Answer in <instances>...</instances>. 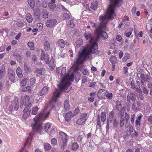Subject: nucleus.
<instances>
[{"mask_svg":"<svg viewBox=\"0 0 152 152\" xmlns=\"http://www.w3.org/2000/svg\"><path fill=\"white\" fill-rule=\"evenodd\" d=\"M39 109L37 106L33 107L32 109V114L33 115H36Z\"/></svg>","mask_w":152,"mask_h":152,"instance_id":"473e14b6","label":"nucleus"},{"mask_svg":"<svg viewBox=\"0 0 152 152\" xmlns=\"http://www.w3.org/2000/svg\"><path fill=\"white\" fill-rule=\"evenodd\" d=\"M18 99L17 97H15L14 101L12 102L8 108V110L10 111H12L13 109L15 111L17 110L19 108V102H18Z\"/></svg>","mask_w":152,"mask_h":152,"instance_id":"39448f33","label":"nucleus"},{"mask_svg":"<svg viewBox=\"0 0 152 152\" xmlns=\"http://www.w3.org/2000/svg\"><path fill=\"white\" fill-rule=\"evenodd\" d=\"M27 80V78L23 79L21 82V85L23 86H25L26 84Z\"/></svg>","mask_w":152,"mask_h":152,"instance_id":"a18cd8bd","label":"nucleus"},{"mask_svg":"<svg viewBox=\"0 0 152 152\" xmlns=\"http://www.w3.org/2000/svg\"><path fill=\"white\" fill-rule=\"evenodd\" d=\"M97 41L94 38L90 40V47H83L80 49L78 54V58L76 62L81 63L86 60H91L92 59L91 53H94L98 50Z\"/></svg>","mask_w":152,"mask_h":152,"instance_id":"7ed1b4c3","label":"nucleus"},{"mask_svg":"<svg viewBox=\"0 0 152 152\" xmlns=\"http://www.w3.org/2000/svg\"><path fill=\"white\" fill-rule=\"evenodd\" d=\"M79 145L76 142H74L72 144V149L73 151H76L79 148Z\"/></svg>","mask_w":152,"mask_h":152,"instance_id":"7c9ffc66","label":"nucleus"},{"mask_svg":"<svg viewBox=\"0 0 152 152\" xmlns=\"http://www.w3.org/2000/svg\"><path fill=\"white\" fill-rule=\"evenodd\" d=\"M45 72V70L43 69H37L35 71V72L37 73V75H40L41 76L44 74Z\"/></svg>","mask_w":152,"mask_h":152,"instance_id":"b1692460","label":"nucleus"},{"mask_svg":"<svg viewBox=\"0 0 152 152\" xmlns=\"http://www.w3.org/2000/svg\"><path fill=\"white\" fill-rule=\"evenodd\" d=\"M55 132V130L54 127H52L49 133V134L51 136L53 135Z\"/></svg>","mask_w":152,"mask_h":152,"instance_id":"603ef678","label":"nucleus"},{"mask_svg":"<svg viewBox=\"0 0 152 152\" xmlns=\"http://www.w3.org/2000/svg\"><path fill=\"white\" fill-rule=\"evenodd\" d=\"M111 1L113 4L110 5L106 14L104 16H100L99 17L100 24L95 31L97 35L96 38L95 39L97 41L100 37L102 39H106L107 38V34L103 31L102 29H106V24L108 21V19H112L115 17V15L114 12V9L116 7L121 6L122 2V0H111Z\"/></svg>","mask_w":152,"mask_h":152,"instance_id":"f257e3e1","label":"nucleus"},{"mask_svg":"<svg viewBox=\"0 0 152 152\" xmlns=\"http://www.w3.org/2000/svg\"><path fill=\"white\" fill-rule=\"evenodd\" d=\"M44 148L45 151H48L51 149L50 145L48 143H45L44 144Z\"/></svg>","mask_w":152,"mask_h":152,"instance_id":"c9c22d12","label":"nucleus"},{"mask_svg":"<svg viewBox=\"0 0 152 152\" xmlns=\"http://www.w3.org/2000/svg\"><path fill=\"white\" fill-rule=\"evenodd\" d=\"M22 91H28L30 92L31 91V87L30 86H28L26 88L22 89Z\"/></svg>","mask_w":152,"mask_h":152,"instance_id":"c03bdc74","label":"nucleus"},{"mask_svg":"<svg viewBox=\"0 0 152 152\" xmlns=\"http://www.w3.org/2000/svg\"><path fill=\"white\" fill-rule=\"evenodd\" d=\"M113 96V94L111 93H107L106 95V97L108 98L109 99L112 98Z\"/></svg>","mask_w":152,"mask_h":152,"instance_id":"4d7b16f0","label":"nucleus"},{"mask_svg":"<svg viewBox=\"0 0 152 152\" xmlns=\"http://www.w3.org/2000/svg\"><path fill=\"white\" fill-rule=\"evenodd\" d=\"M112 122H113V126L114 127H116L118 124V122L116 121L115 119H113Z\"/></svg>","mask_w":152,"mask_h":152,"instance_id":"5fc2aeb1","label":"nucleus"},{"mask_svg":"<svg viewBox=\"0 0 152 152\" xmlns=\"http://www.w3.org/2000/svg\"><path fill=\"white\" fill-rule=\"evenodd\" d=\"M109 60L112 64H115L117 62V58L115 56H111L109 59Z\"/></svg>","mask_w":152,"mask_h":152,"instance_id":"a878e982","label":"nucleus"},{"mask_svg":"<svg viewBox=\"0 0 152 152\" xmlns=\"http://www.w3.org/2000/svg\"><path fill=\"white\" fill-rule=\"evenodd\" d=\"M16 73L18 77L20 78H21L23 77V74L22 73L21 69L18 67L16 70Z\"/></svg>","mask_w":152,"mask_h":152,"instance_id":"393cba45","label":"nucleus"},{"mask_svg":"<svg viewBox=\"0 0 152 152\" xmlns=\"http://www.w3.org/2000/svg\"><path fill=\"white\" fill-rule=\"evenodd\" d=\"M5 73V66L3 64L0 67V79H2L4 77Z\"/></svg>","mask_w":152,"mask_h":152,"instance_id":"4468645a","label":"nucleus"},{"mask_svg":"<svg viewBox=\"0 0 152 152\" xmlns=\"http://www.w3.org/2000/svg\"><path fill=\"white\" fill-rule=\"evenodd\" d=\"M28 3L31 9L32 10H34V8L35 6L34 0H28Z\"/></svg>","mask_w":152,"mask_h":152,"instance_id":"c85d7f7f","label":"nucleus"},{"mask_svg":"<svg viewBox=\"0 0 152 152\" xmlns=\"http://www.w3.org/2000/svg\"><path fill=\"white\" fill-rule=\"evenodd\" d=\"M72 69L71 67L69 70L68 72L66 73V67H64L62 68L61 75L62 80L58 86L60 91L56 90L54 93L51 99L52 102H56L57 99L59 97L61 91L67 92L71 90V87L70 86L71 84L70 81H72L74 78L73 73L71 72Z\"/></svg>","mask_w":152,"mask_h":152,"instance_id":"f03ea898","label":"nucleus"},{"mask_svg":"<svg viewBox=\"0 0 152 152\" xmlns=\"http://www.w3.org/2000/svg\"><path fill=\"white\" fill-rule=\"evenodd\" d=\"M41 15L43 18H47L48 16V12L46 9H44L42 12Z\"/></svg>","mask_w":152,"mask_h":152,"instance_id":"412c9836","label":"nucleus"},{"mask_svg":"<svg viewBox=\"0 0 152 152\" xmlns=\"http://www.w3.org/2000/svg\"><path fill=\"white\" fill-rule=\"evenodd\" d=\"M136 96L135 94L132 92L128 93L127 96V100L129 102L131 101H134L136 99Z\"/></svg>","mask_w":152,"mask_h":152,"instance_id":"f8f14e48","label":"nucleus"},{"mask_svg":"<svg viewBox=\"0 0 152 152\" xmlns=\"http://www.w3.org/2000/svg\"><path fill=\"white\" fill-rule=\"evenodd\" d=\"M26 18L28 23H31L33 20L32 15L30 14H27L26 16Z\"/></svg>","mask_w":152,"mask_h":152,"instance_id":"bb28decb","label":"nucleus"},{"mask_svg":"<svg viewBox=\"0 0 152 152\" xmlns=\"http://www.w3.org/2000/svg\"><path fill=\"white\" fill-rule=\"evenodd\" d=\"M68 26L73 28L74 27L75 25L74 24V21L73 19L69 20L67 24Z\"/></svg>","mask_w":152,"mask_h":152,"instance_id":"58836bf2","label":"nucleus"},{"mask_svg":"<svg viewBox=\"0 0 152 152\" xmlns=\"http://www.w3.org/2000/svg\"><path fill=\"white\" fill-rule=\"evenodd\" d=\"M116 39L119 42H121L122 40L121 37L120 35H118L117 36Z\"/></svg>","mask_w":152,"mask_h":152,"instance_id":"e2e57ef3","label":"nucleus"},{"mask_svg":"<svg viewBox=\"0 0 152 152\" xmlns=\"http://www.w3.org/2000/svg\"><path fill=\"white\" fill-rule=\"evenodd\" d=\"M125 116L127 121H128L130 118L129 115L126 113H125Z\"/></svg>","mask_w":152,"mask_h":152,"instance_id":"052dcab7","label":"nucleus"},{"mask_svg":"<svg viewBox=\"0 0 152 152\" xmlns=\"http://www.w3.org/2000/svg\"><path fill=\"white\" fill-rule=\"evenodd\" d=\"M50 90L49 87L46 86H44L41 89L39 92V94L40 96H45Z\"/></svg>","mask_w":152,"mask_h":152,"instance_id":"9b49d317","label":"nucleus"},{"mask_svg":"<svg viewBox=\"0 0 152 152\" xmlns=\"http://www.w3.org/2000/svg\"><path fill=\"white\" fill-rule=\"evenodd\" d=\"M37 26L40 29H42L43 27V24L42 23H39L37 24Z\"/></svg>","mask_w":152,"mask_h":152,"instance_id":"bf43d9fd","label":"nucleus"},{"mask_svg":"<svg viewBox=\"0 0 152 152\" xmlns=\"http://www.w3.org/2000/svg\"><path fill=\"white\" fill-rule=\"evenodd\" d=\"M124 124V120L123 119H121L120 121V126L121 127L123 126Z\"/></svg>","mask_w":152,"mask_h":152,"instance_id":"69168bd1","label":"nucleus"},{"mask_svg":"<svg viewBox=\"0 0 152 152\" xmlns=\"http://www.w3.org/2000/svg\"><path fill=\"white\" fill-rule=\"evenodd\" d=\"M51 127L50 125L49 124H45V131L48 132V131L49 129Z\"/></svg>","mask_w":152,"mask_h":152,"instance_id":"de8ad7c7","label":"nucleus"},{"mask_svg":"<svg viewBox=\"0 0 152 152\" xmlns=\"http://www.w3.org/2000/svg\"><path fill=\"white\" fill-rule=\"evenodd\" d=\"M64 108L65 110H67L69 109L70 106L68 100H65L64 102Z\"/></svg>","mask_w":152,"mask_h":152,"instance_id":"4be33fe9","label":"nucleus"},{"mask_svg":"<svg viewBox=\"0 0 152 152\" xmlns=\"http://www.w3.org/2000/svg\"><path fill=\"white\" fill-rule=\"evenodd\" d=\"M34 12L35 15V18L37 17V19L40 20V11L39 9H37L34 10Z\"/></svg>","mask_w":152,"mask_h":152,"instance_id":"6ab92c4d","label":"nucleus"},{"mask_svg":"<svg viewBox=\"0 0 152 152\" xmlns=\"http://www.w3.org/2000/svg\"><path fill=\"white\" fill-rule=\"evenodd\" d=\"M124 73L125 74H126L128 73V68L126 67H124Z\"/></svg>","mask_w":152,"mask_h":152,"instance_id":"0e129e2a","label":"nucleus"},{"mask_svg":"<svg viewBox=\"0 0 152 152\" xmlns=\"http://www.w3.org/2000/svg\"><path fill=\"white\" fill-rule=\"evenodd\" d=\"M16 24L18 27L22 28L23 26L24 23L21 21H18L17 22Z\"/></svg>","mask_w":152,"mask_h":152,"instance_id":"3c124183","label":"nucleus"},{"mask_svg":"<svg viewBox=\"0 0 152 152\" xmlns=\"http://www.w3.org/2000/svg\"><path fill=\"white\" fill-rule=\"evenodd\" d=\"M78 58V56L76 58V60L75 61V62H74V63L76 65V66L75 68V69H74V72H77L78 70V65L79 64H82L83 62V61L82 62V63H79V62H76V60H77V59Z\"/></svg>","mask_w":152,"mask_h":152,"instance_id":"4c0bfd02","label":"nucleus"},{"mask_svg":"<svg viewBox=\"0 0 152 152\" xmlns=\"http://www.w3.org/2000/svg\"><path fill=\"white\" fill-rule=\"evenodd\" d=\"M8 72L10 80L12 82H14L15 80L14 71L12 69L9 68L8 69Z\"/></svg>","mask_w":152,"mask_h":152,"instance_id":"9d476101","label":"nucleus"},{"mask_svg":"<svg viewBox=\"0 0 152 152\" xmlns=\"http://www.w3.org/2000/svg\"><path fill=\"white\" fill-rule=\"evenodd\" d=\"M50 113L49 110L45 108L35 116L34 119V122L31 124L33 129L39 133L42 132L43 128L40 121L48 118Z\"/></svg>","mask_w":152,"mask_h":152,"instance_id":"20e7f679","label":"nucleus"},{"mask_svg":"<svg viewBox=\"0 0 152 152\" xmlns=\"http://www.w3.org/2000/svg\"><path fill=\"white\" fill-rule=\"evenodd\" d=\"M106 91L104 89H100L98 92L97 96L98 97H102L103 94H104Z\"/></svg>","mask_w":152,"mask_h":152,"instance_id":"f704fd0d","label":"nucleus"},{"mask_svg":"<svg viewBox=\"0 0 152 152\" xmlns=\"http://www.w3.org/2000/svg\"><path fill=\"white\" fill-rule=\"evenodd\" d=\"M36 79L34 78H32L30 80V85L32 86H33L35 83Z\"/></svg>","mask_w":152,"mask_h":152,"instance_id":"8fccbe9b","label":"nucleus"},{"mask_svg":"<svg viewBox=\"0 0 152 152\" xmlns=\"http://www.w3.org/2000/svg\"><path fill=\"white\" fill-rule=\"evenodd\" d=\"M84 35L86 39H88L91 38V34L90 33H85Z\"/></svg>","mask_w":152,"mask_h":152,"instance_id":"49530a36","label":"nucleus"},{"mask_svg":"<svg viewBox=\"0 0 152 152\" xmlns=\"http://www.w3.org/2000/svg\"><path fill=\"white\" fill-rule=\"evenodd\" d=\"M101 121L104 122L106 120V113L105 112H102L101 114Z\"/></svg>","mask_w":152,"mask_h":152,"instance_id":"72a5a7b5","label":"nucleus"},{"mask_svg":"<svg viewBox=\"0 0 152 152\" xmlns=\"http://www.w3.org/2000/svg\"><path fill=\"white\" fill-rule=\"evenodd\" d=\"M87 113H83L80 115V118L82 119H85V120L86 121L87 119Z\"/></svg>","mask_w":152,"mask_h":152,"instance_id":"a19ab883","label":"nucleus"},{"mask_svg":"<svg viewBox=\"0 0 152 152\" xmlns=\"http://www.w3.org/2000/svg\"><path fill=\"white\" fill-rule=\"evenodd\" d=\"M41 5L42 7L44 8H46L47 6V4L45 1H44L42 2Z\"/></svg>","mask_w":152,"mask_h":152,"instance_id":"13d9d810","label":"nucleus"},{"mask_svg":"<svg viewBox=\"0 0 152 152\" xmlns=\"http://www.w3.org/2000/svg\"><path fill=\"white\" fill-rule=\"evenodd\" d=\"M20 103L23 105L26 106L27 107H30L31 106V104L29 96L25 95L23 97H21Z\"/></svg>","mask_w":152,"mask_h":152,"instance_id":"423d86ee","label":"nucleus"},{"mask_svg":"<svg viewBox=\"0 0 152 152\" xmlns=\"http://www.w3.org/2000/svg\"><path fill=\"white\" fill-rule=\"evenodd\" d=\"M142 116V115H140L136 118L135 121L136 125L138 126H140V120Z\"/></svg>","mask_w":152,"mask_h":152,"instance_id":"2f4dec72","label":"nucleus"},{"mask_svg":"<svg viewBox=\"0 0 152 152\" xmlns=\"http://www.w3.org/2000/svg\"><path fill=\"white\" fill-rule=\"evenodd\" d=\"M57 143V140L55 138H53L51 140V144L53 146H55Z\"/></svg>","mask_w":152,"mask_h":152,"instance_id":"09e8293b","label":"nucleus"},{"mask_svg":"<svg viewBox=\"0 0 152 152\" xmlns=\"http://www.w3.org/2000/svg\"><path fill=\"white\" fill-rule=\"evenodd\" d=\"M83 44V41L82 39L77 40L75 42L76 46L77 47H80Z\"/></svg>","mask_w":152,"mask_h":152,"instance_id":"79ce46f5","label":"nucleus"},{"mask_svg":"<svg viewBox=\"0 0 152 152\" xmlns=\"http://www.w3.org/2000/svg\"><path fill=\"white\" fill-rule=\"evenodd\" d=\"M48 66L49 67V68L50 70H53L54 68V63L53 61H49V64H48Z\"/></svg>","mask_w":152,"mask_h":152,"instance_id":"ea45409f","label":"nucleus"},{"mask_svg":"<svg viewBox=\"0 0 152 152\" xmlns=\"http://www.w3.org/2000/svg\"><path fill=\"white\" fill-rule=\"evenodd\" d=\"M80 112V110L79 108H76L74 111V113H73L74 115V116L77 115L78 113H79Z\"/></svg>","mask_w":152,"mask_h":152,"instance_id":"6e6d98bb","label":"nucleus"},{"mask_svg":"<svg viewBox=\"0 0 152 152\" xmlns=\"http://www.w3.org/2000/svg\"><path fill=\"white\" fill-rule=\"evenodd\" d=\"M56 23L57 20L55 19H49L47 20L45 24L48 27L52 28L56 25Z\"/></svg>","mask_w":152,"mask_h":152,"instance_id":"6e6552de","label":"nucleus"},{"mask_svg":"<svg viewBox=\"0 0 152 152\" xmlns=\"http://www.w3.org/2000/svg\"><path fill=\"white\" fill-rule=\"evenodd\" d=\"M86 121L85 119H82L80 118L77 121L76 123L79 125H82L84 124Z\"/></svg>","mask_w":152,"mask_h":152,"instance_id":"cd10ccee","label":"nucleus"},{"mask_svg":"<svg viewBox=\"0 0 152 152\" xmlns=\"http://www.w3.org/2000/svg\"><path fill=\"white\" fill-rule=\"evenodd\" d=\"M40 58L41 60L44 61L46 64H49V61L48 60V56L47 54H45L42 53L41 55Z\"/></svg>","mask_w":152,"mask_h":152,"instance_id":"dca6fc26","label":"nucleus"},{"mask_svg":"<svg viewBox=\"0 0 152 152\" xmlns=\"http://www.w3.org/2000/svg\"><path fill=\"white\" fill-rule=\"evenodd\" d=\"M132 32L130 31L128 32L127 33H126L124 34V35L127 37H129L132 34Z\"/></svg>","mask_w":152,"mask_h":152,"instance_id":"338daca9","label":"nucleus"},{"mask_svg":"<svg viewBox=\"0 0 152 152\" xmlns=\"http://www.w3.org/2000/svg\"><path fill=\"white\" fill-rule=\"evenodd\" d=\"M98 3L96 1H93L91 3L90 7L93 10H95L98 6Z\"/></svg>","mask_w":152,"mask_h":152,"instance_id":"aec40b11","label":"nucleus"},{"mask_svg":"<svg viewBox=\"0 0 152 152\" xmlns=\"http://www.w3.org/2000/svg\"><path fill=\"white\" fill-rule=\"evenodd\" d=\"M59 134L60 138L61 139L63 143V145L64 146L66 145L68 136L65 133L61 132L59 133Z\"/></svg>","mask_w":152,"mask_h":152,"instance_id":"0eeeda50","label":"nucleus"},{"mask_svg":"<svg viewBox=\"0 0 152 152\" xmlns=\"http://www.w3.org/2000/svg\"><path fill=\"white\" fill-rule=\"evenodd\" d=\"M135 117V115L134 114H133L131 115V121L132 123L134 122V121Z\"/></svg>","mask_w":152,"mask_h":152,"instance_id":"680f3d73","label":"nucleus"},{"mask_svg":"<svg viewBox=\"0 0 152 152\" xmlns=\"http://www.w3.org/2000/svg\"><path fill=\"white\" fill-rule=\"evenodd\" d=\"M67 42H66L64 39H59L57 42V45L59 47L63 48L65 45L67 44Z\"/></svg>","mask_w":152,"mask_h":152,"instance_id":"2eb2a0df","label":"nucleus"},{"mask_svg":"<svg viewBox=\"0 0 152 152\" xmlns=\"http://www.w3.org/2000/svg\"><path fill=\"white\" fill-rule=\"evenodd\" d=\"M114 116V112L112 111L110 112L109 114V118L107 119V125H108L109 123H112V121L113 120V118Z\"/></svg>","mask_w":152,"mask_h":152,"instance_id":"a211bd4d","label":"nucleus"},{"mask_svg":"<svg viewBox=\"0 0 152 152\" xmlns=\"http://www.w3.org/2000/svg\"><path fill=\"white\" fill-rule=\"evenodd\" d=\"M140 77L145 82H149V77L147 75L142 74L140 76Z\"/></svg>","mask_w":152,"mask_h":152,"instance_id":"5701e85b","label":"nucleus"},{"mask_svg":"<svg viewBox=\"0 0 152 152\" xmlns=\"http://www.w3.org/2000/svg\"><path fill=\"white\" fill-rule=\"evenodd\" d=\"M33 137V133L31 132L29 134L25 142V145H29L31 142L32 140V138Z\"/></svg>","mask_w":152,"mask_h":152,"instance_id":"ddd939ff","label":"nucleus"},{"mask_svg":"<svg viewBox=\"0 0 152 152\" xmlns=\"http://www.w3.org/2000/svg\"><path fill=\"white\" fill-rule=\"evenodd\" d=\"M144 93L146 94H148V91L147 90V89L145 87H144L142 89Z\"/></svg>","mask_w":152,"mask_h":152,"instance_id":"774afa93","label":"nucleus"},{"mask_svg":"<svg viewBox=\"0 0 152 152\" xmlns=\"http://www.w3.org/2000/svg\"><path fill=\"white\" fill-rule=\"evenodd\" d=\"M44 48L45 50H48L50 49V45L47 41H45L44 42Z\"/></svg>","mask_w":152,"mask_h":152,"instance_id":"c756f323","label":"nucleus"},{"mask_svg":"<svg viewBox=\"0 0 152 152\" xmlns=\"http://www.w3.org/2000/svg\"><path fill=\"white\" fill-rule=\"evenodd\" d=\"M30 111L29 108L26 107L23 111V118L25 119L27 118L30 114Z\"/></svg>","mask_w":152,"mask_h":152,"instance_id":"1a4fd4ad","label":"nucleus"},{"mask_svg":"<svg viewBox=\"0 0 152 152\" xmlns=\"http://www.w3.org/2000/svg\"><path fill=\"white\" fill-rule=\"evenodd\" d=\"M34 42H29L28 43V46L31 50H33L34 48Z\"/></svg>","mask_w":152,"mask_h":152,"instance_id":"e433bc0d","label":"nucleus"},{"mask_svg":"<svg viewBox=\"0 0 152 152\" xmlns=\"http://www.w3.org/2000/svg\"><path fill=\"white\" fill-rule=\"evenodd\" d=\"M70 17V15L67 13H65L63 15V18L64 19H67Z\"/></svg>","mask_w":152,"mask_h":152,"instance_id":"864d4df0","label":"nucleus"},{"mask_svg":"<svg viewBox=\"0 0 152 152\" xmlns=\"http://www.w3.org/2000/svg\"><path fill=\"white\" fill-rule=\"evenodd\" d=\"M74 116V115L71 112H69L65 115V119L66 121H69L71 118Z\"/></svg>","mask_w":152,"mask_h":152,"instance_id":"f3484780","label":"nucleus"},{"mask_svg":"<svg viewBox=\"0 0 152 152\" xmlns=\"http://www.w3.org/2000/svg\"><path fill=\"white\" fill-rule=\"evenodd\" d=\"M48 6L52 10H54L56 7V5L53 3H49Z\"/></svg>","mask_w":152,"mask_h":152,"instance_id":"37998d69","label":"nucleus"}]
</instances>
